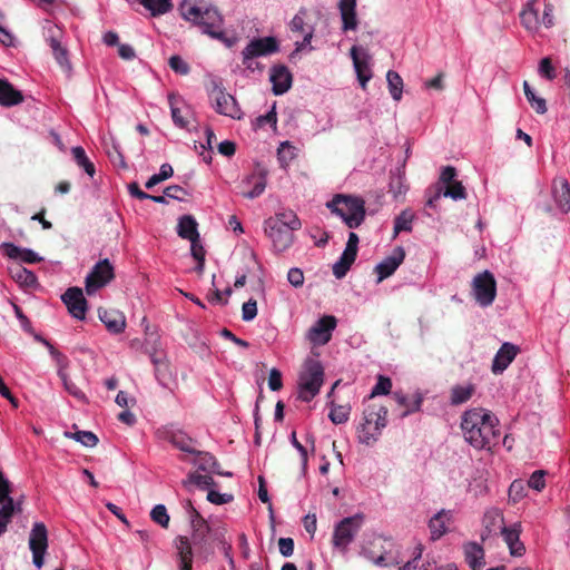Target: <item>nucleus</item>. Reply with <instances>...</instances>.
<instances>
[{"mask_svg":"<svg viewBox=\"0 0 570 570\" xmlns=\"http://www.w3.org/2000/svg\"><path fill=\"white\" fill-rule=\"evenodd\" d=\"M10 481L4 478L0 470V535L7 531L8 524L11 522L16 510H20V504H14L13 499L10 497Z\"/></svg>","mask_w":570,"mask_h":570,"instance_id":"f8f14e48","label":"nucleus"},{"mask_svg":"<svg viewBox=\"0 0 570 570\" xmlns=\"http://www.w3.org/2000/svg\"><path fill=\"white\" fill-rule=\"evenodd\" d=\"M184 487L189 488L190 485H196L200 489H207L212 485H215L216 482L210 475H204L196 472L189 473L188 478L183 481Z\"/></svg>","mask_w":570,"mask_h":570,"instance_id":"c03bdc74","label":"nucleus"},{"mask_svg":"<svg viewBox=\"0 0 570 570\" xmlns=\"http://www.w3.org/2000/svg\"><path fill=\"white\" fill-rule=\"evenodd\" d=\"M61 298L73 317L78 320L86 317L88 302L83 295L82 288L78 286L69 287Z\"/></svg>","mask_w":570,"mask_h":570,"instance_id":"2eb2a0df","label":"nucleus"},{"mask_svg":"<svg viewBox=\"0 0 570 570\" xmlns=\"http://www.w3.org/2000/svg\"><path fill=\"white\" fill-rule=\"evenodd\" d=\"M527 488L523 480H514L509 487V499L514 503L519 502L527 495Z\"/></svg>","mask_w":570,"mask_h":570,"instance_id":"3c124183","label":"nucleus"},{"mask_svg":"<svg viewBox=\"0 0 570 570\" xmlns=\"http://www.w3.org/2000/svg\"><path fill=\"white\" fill-rule=\"evenodd\" d=\"M29 546L32 551L35 566L39 569L42 568L48 549V530L45 523H35L30 533Z\"/></svg>","mask_w":570,"mask_h":570,"instance_id":"ddd939ff","label":"nucleus"},{"mask_svg":"<svg viewBox=\"0 0 570 570\" xmlns=\"http://www.w3.org/2000/svg\"><path fill=\"white\" fill-rule=\"evenodd\" d=\"M287 279L293 286L301 287L305 281L304 273L298 267H292L287 273Z\"/></svg>","mask_w":570,"mask_h":570,"instance_id":"0e129e2a","label":"nucleus"},{"mask_svg":"<svg viewBox=\"0 0 570 570\" xmlns=\"http://www.w3.org/2000/svg\"><path fill=\"white\" fill-rule=\"evenodd\" d=\"M234 499L232 494L228 493H219L215 490H209L207 494V500L214 504H224L228 503Z\"/></svg>","mask_w":570,"mask_h":570,"instance_id":"69168bd1","label":"nucleus"},{"mask_svg":"<svg viewBox=\"0 0 570 570\" xmlns=\"http://www.w3.org/2000/svg\"><path fill=\"white\" fill-rule=\"evenodd\" d=\"M195 454L196 458L194 463L198 466L199 470L205 472H215L222 475H232V473H223L217 470L218 462L212 453L196 450Z\"/></svg>","mask_w":570,"mask_h":570,"instance_id":"f704fd0d","label":"nucleus"},{"mask_svg":"<svg viewBox=\"0 0 570 570\" xmlns=\"http://www.w3.org/2000/svg\"><path fill=\"white\" fill-rule=\"evenodd\" d=\"M153 521L160 524L163 528H168L170 517L167 512V509L164 504H157L150 513Z\"/></svg>","mask_w":570,"mask_h":570,"instance_id":"5fc2aeb1","label":"nucleus"},{"mask_svg":"<svg viewBox=\"0 0 570 570\" xmlns=\"http://www.w3.org/2000/svg\"><path fill=\"white\" fill-rule=\"evenodd\" d=\"M68 436L73 438L78 442L82 443L85 446L94 448L98 444V436L90 431H78L75 433H67Z\"/></svg>","mask_w":570,"mask_h":570,"instance_id":"864d4df0","label":"nucleus"},{"mask_svg":"<svg viewBox=\"0 0 570 570\" xmlns=\"http://www.w3.org/2000/svg\"><path fill=\"white\" fill-rule=\"evenodd\" d=\"M336 325L335 316L324 315L308 330L307 338L315 345H324L331 341Z\"/></svg>","mask_w":570,"mask_h":570,"instance_id":"4468645a","label":"nucleus"},{"mask_svg":"<svg viewBox=\"0 0 570 570\" xmlns=\"http://www.w3.org/2000/svg\"><path fill=\"white\" fill-rule=\"evenodd\" d=\"M164 193L169 198L183 200L188 195L187 190L180 185H170L164 189Z\"/></svg>","mask_w":570,"mask_h":570,"instance_id":"e2e57ef3","label":"nucleus"},{"mask_svg":"<svg viewBox=\"0 0 570 570\" xmlns=\"http://www.w3.org/2000/svg\"><path fill=\"white\" fill-rule=\"evenodd\" d=\"M169 66L171 69L180 75H187L190 71V67L179 55H174L169 58Z\"/></svg>","mask_w":570,"mask_h":570,"instance_id":"bf43d9fd","label":"nucleus"},{"mask_svg":"<svg viewBox=\"0 0 570 570\" xmlns=\"http://www.w3.org/2000/svg\"><path fill=\"white\" fill-rule=\"evenodd\" d=\"M386 79L389 83V89L392 95V97L395 100H400L402 98V91H403V79L400 76L399 72L394 70H389L386 73Z\"/></svg>","mask_w":570,"mask_h":570,"instance_id":"37998d69","label":"nucleus"},{"mask_svg":"<svg viewBox=\"0 0 570 570\" xmlns=\"http://www.w3.org/2000/svg\"><path fill=\"white\" fill-rule=\"evenodd\" d=\"M387 409L382 404H370L363 412L364 422L357 430L361 443L370 445L377 440L381 431L386 425Z\"/></svg>","mask_w":570,"mask_h":570,"instance_id":"39448f33","label":"nucleus"},{"mask_svg":"<svg viewBox=\"0 0 570 570\" xmlns=\"http://www.w3.org/2000/svg\"><path fill=\"white\" fill-rule=\"evenodd\" d=\"M539 72L544 78L552 80L556 78L554 67L552 65V60L550 57H544L541 59L539 65Z\"/></svg>","mask_w":570,"mask_h":570,"instance_id":"680f3d73","label":"nucleus"},{"mask_svg":"<svg viewBox=\"0 0 570 570\" xmlns=\"http://www.w3.org/2000/svg\"><path fill=\"white\" fill-rule=\"evenodd\" d=\"M175 543L180 560V570H193V549L189 539L179 535Z\"/></svg>","mask_w":570,"mask_h":570,"instance_id":"7c9ffc66","label":"nucleus"},{"mask_svg":"<svg viewBox=\"0 0 570 570\" xmlns=\"http://www.w3.org/2000/svg\"><path fill=\"white\" fill-rule=\"evenodd\" d=\"M23 100L21 90L17 89L8 79L0 78V106L11 107Z\"/></svg>","mask_w":570,"mask_h":570,"instance_id":"b1692460","label":"nucleus"},{"mask_svg":"<svg viewBox=\"0 0 570 570\" xmlns=\"http://www.w3.org/2000/svg\"><path fill=\"white\" fill-rule=\"evenodd\" d=\"M177 233L181 238L188 240L198 238L200 235L198 232V223L195 217L191 215H183L178 222Z\"/></svg>","mask_w":570,"mask_h":570,"instance_id":"473e14b6","label":"nucleus"},{"mask_svg":"<svg viewBox=\"0 0 570 570\" xmlns=\"http://www.w3.org/2000/svg\"><path fill=\"white\" fill-rule=\"evenodd\" d=\"M443 196L451 197L454 200L464 199L466 197L465 187L461 181L455 180L445 186L443 189Z\"/></svg>","mask_w":570,"mask_h":570,"instance_id":"603ef678","label":"nucleus"},{"mask_svg":"<svg viewBox=\"0 0 570 570\" xmlns=\"http://www.w3.org/2000/svg\"><path fill=\"white\" fill-rule=\"evenodd\" d=\"M99 318L106 325L109 332L119 334L126 328V316L125 314L116 308H102L98 309Z\"/></svg>","mask_w":570,"mask_h":570,"instance_id":"412c9836","label":"nucleus"},{"mask_svg":"<svg viewBox=\"0 0 570 570\" xmlns=\"http://www.w3.org/2000/svg\"><path fill=\"white\" fill-rule=\"evenodd\" d=\"M498 422L495 415L483 407L466 410L461 416L463 436L475 449L491 448L500 436Z\"/></svg>","mask_w":570,"mask_h":570,"instance_id":"f257e3e1","label":"nucleus"},{"mask_svg":"<svg viewBox=\"0 0 570 570\" xmlns=\"http://www.w3.org/2000/svg\"><path fill=\"white\" fill-rule=\"evenodd\" d=\"M269 78L275 95H283L292 87L293 76L285 65H275L271 70Z\"/></svg>","mask_w":570,"mask_h":570,"instance_id":"aec40b11","label":"nucleus"},{"mask_svg":"<svg viewBox=\"0 0 570 570\" xmlns=\"http://www.w3.org/2000/svg\"><path fill=\"white\" fill-rule=\"evenodd\" d=\"M465 561L472 570H481L485 564L484 550L482 546L476 542H469L464 544Z\"/></svg>","mask_w":570,"mask_h":570,"instance_id":"c756f323","label":"nucleus"},{"mask_svg":"<svg viewBox=\"0 0 570 570\" xmlns=\"http://www.w3.org/2000/svg\"><path fill=\"white\" fill-rule=\"evenodd\" d=\"M392 389V381L390 377L380 375L377 379L376 384L373 386L372 392L370 394V399L382 395V394H389Z\"/></svg>","mask_w":570,"mask_h":570,"instance_id":"4d7b16f0","label":"nucleus"},{"mask_svg":"<svg viewBox=\"0 0 570 570\" xmlns=\"http://www.w3.org/2000/svg\"><path fill=\"white\" fill-rule=\"evenodd\" d=\"M351 407L348 405L332 404L330 419L334 424H342L348 420Z\"/></svg>","mask_w":570,"mask_h":570,"instance_id":"8fccbe9b","label":"nucleus"},{"mask_svg":"<svg viewBox=\"0 0 570 570\" xmlns=\"http://www.w3.org/2000/svg\"><path fill=\"white\" fill-rule=\"evenodd\" d=\"M407 189L405 185V178L402 174H391L390 184H389V193L393 195L395 199L400 196L404 195Z\"/></svg>","mask_w":570,"mask_h":570,"instance_id":"09e8293b","label":"nucleus"},{"mask_svg":"<svg viewBox=\"0 0 570 570\" xmlns=\"http://www.w3.org/2000/svg\"><path fill=\"white\" fill-rule=\"evenodd\" d=\"M179 102H183V100L180 99V97L174 95V94H170L169 95V105H170V109H171V116H173V120L174 122L181 127V128H186L188 126V120L187 118L183 115V110L181 108L178 106Z\"/></svg>","mask_w":570,"mask_h":570,"instance_id":"a19ab883","label":"nucleus"},{"mask_svg":"<svg viewBox=\"0 0 570 570\" xmlns=\"http://www.w3.org/2000/svg\"><path fill=\"white\" fill-rule=\"evenodd\" d=\"M324 382V367L316 358H307L298 377V397L304 402L312 401L320 392Z\"/></svg>","mask_w":570,"mask_h":570,"instance_id":"423d86ee","label":"nucleus"},{"mask_svg":"<svg viewBox=\"0 0 570 570\" xmlns=\"http://www.w3.org/2000/svg\"><path fill=\"white\" fill-rule=\"evenodd\" d=\"M340 12L343 21V30H355L357 28L356 0H340Z\"/></svg>","mask_w":570,"mask_h":570,"instance_id":"c85d7f7f","label":"nucleus"},{"mask_svg":"<svg viewBox=\"0 0 570 570\" xmlns=\"http://www.w3.org/2000/svg\"><path fill=\"white\" fill-rule=\"evenodd\" d=\"M414 219V214L409 210H402L394 220V233L399 234L402 230L411 232L412 230V222Z\"/></svg>","mask_w":570,"mask_h":570,"instance_id":"49530a36","label":"nucleus"},{"mask_svg":"<svg viewBox=\"0 0 570 570\" xmlns=\"http://www.w3.org/2000/svg\"><path fill=\"white\" fill-rule=\"evenodd\" d=\"M244 184H253V188L248 191H244L243 195L247 198H256L261 196L267 184V170L264 167L257 166L254 173L247 176L244 180Z\"/></svg>","mask_w":570,"mask_h":570,"instance_id":"4be33fe9","label":"nucleus"},{"mask_svg":"<svg viewBox=\"0 0 570 570\" xmlns=\"http://www.w3.org/2000/svg\"><path fill=\"white\" fill-rule=\"evenodd\" d=\"M294 540L292 538H281L278 540L279 552L284 557H291L294 553Z\"/></svg>","mask_w":570,"mask_h":570,"instance_id":"774afa93","label":"nucleus"},{"mask_svg":"<svg viewBox=\"0 0 570 570\" xmlns=\"http://www.w3.org/2000/svg\"><path fill=\"white\" fill-rule=\"evenodd\" d=\"M153 16L164 14L173 9L171 0H138Z\"/></svg>","mask_w":570,"mask_h":570,"instance_id":"58836bf2","label":"nucleus"},{"mask_svg":"<svg viewBox=\"0 0 570 570\" xmlns=\"http://www.w3.org/2000/svg\"><path fill=\"white\" fill-rule=\"evenodd\" d=\"M394 399L401 406L405 407V410L401 414L402 417H405L409 414L419 411L423 401L420 394H415L412 399H410L409 396L401 392H395Z\"/></svg>","mask_w":570,"mask_h":570,"instance_id":"e433bc0d","label":"nucleus"},{"mask_svg":"<svg viewBox=\"0 0 570 570\" xmlns=\"http://www.w3.org/2000/svg\"><path fill=\"white\" fill-rule=\"evenodd\" d=\"M149 354L151 362L155 365L156 379L161 385L168 386L173 380V372L166 354L163 351H157L156 348L149 351Z\"/></svg>","mask_w":570,"mask_h":570,"instance_id":"6ab92c4d","label":"nucleus"},{"mask_svg":"<svg viewBox=\"0 0 570 570\" xmlns=\"http://www.w3.org/2000/svg\"><path fill=\"white\" fill-rule=\"evenodd\" d=\"M184 19L202 28L204 33L225 41L224 17L214 4L203 0H183L179 6Z\"/></svg>","mask_w":570,"mask_h":570,"instance_id":"f03ea898","label":"nucleus"},{"mask_svg":"<svg viewBox=\"0 0 570 570\" xmlns=\"http://www.w3.org/2000/svg\"><path fill=\"white\" fill-rule=\"evenodd\" d=\"M327 207L341 216L350 228L358 227L365 218V203L360 197L337 194L327 203Z\"/></svg>","mask_w":570,"mask_h":570,"instance_id":"20e7f679","label":"nucleus"},{"mask_svg":"<svg viewBox=\"0 0 570 570\" xmlns=\"http://www.w3.org/2000/svg\"><path fill=\"white\" fill-rule=\"evenodd\" d=\"M475 393V384L468 383L464 385L456 384L452 386L450 392V403L459 405L468 402Z\"/></svg>","mask_w":570,"mask_h":570,"instance_id":"72a5a7b5","label":"nucleus"},{"mask_svg":"<svg viewBox=\"0 0 570 570\" xmlns=\"http://www.w3.org/2000/svg\"><path fill=\"white\" fill-rule=\"evenodd\" d=\"M208 94L214 109L224 116L240 119L243 116L242 108L236 98L226 91L222 82L213 80L208 88Z\"/></svg>","mask_w":570,"mask_h":570,"instance_id":"0eeeda50","label":"nucleus"},{"mask_svg":"<svg viewBox=\"0 0 570 570\" xmlns=\"http://www.w3.org/2000/svg\"><path fill=\"white\" fill-rule=\"evenodd\" d=\"M3 248L10 258L19 259L23 263L33 264L42 261V257L30 248H21L12 243H4Z\"/></svg>","mask_w":570,"mask_h":570,"instance_id":"cd10ccee","label":"nucleus"},{"mask_svg":"<svg viewBox=\"0 0 570 570\" xmlns=\"http://www.w3.org/2000/svg\"><path fill=\"white\" fill-rule=\"evenodd\" d=\"M444 517L445 512L441 511L430 520L429 528L433 540L440 539L446 531Z\"/></svg>","mask_w":570,"mask_h":570,"instance_id":"a18cd8bd","label":"nucleus"},{"mask_svg":"<svg viewBox=\"0 0 570 570\" xmlns=\"http://www.w3.org/2000/svg\"><path fill=\"white\" fill-rule=\"evenodd\" d=\"M193 528L191 540L195 546H204L210 532V527L203 517H197V520H191Z\"/></svg>","mask_w":570,"mask_h":570,"instance_id":"c9c22d12","label":"nucleus"},{"mask_svg":"<svg viewBox=\"0 0 570 570\" xmlns=\"http://www.w3.org/2000/svg\"><path fill=\"white\" fill-rule=\"evenodd\" d=\"M553 198L557 206L563 213H568L570 210V184L566 178L554 180Z\"/></svg>","mask_w":570,"mask_h":570,"instance_id":"bb28decb","label":"nucleus"},{"mask_svg":"<svg viewBox=\"0 0 570 570\" xmlns=\"http://www.w3.org/2000/svg\"><path fill=\"white\" fill-rule=\"evenodd\" d=\"M306 13H307V9L302 7L289 22V28L292 31L304 33V39H303L302 43L297 47V49H301L302 46L309 43L313 38V35H314V28L311 26L309 27L306 26V22H305Z\"/></svg>","mask_w":570,"mask_h":570,"instance_id":"393cba45","label":"nucleus"},{"mask_svg":"<svg viewBox=\"0 0 570 570\" xmlns=\"http://www.w3.org/2000/svg\"><path fill=\"white\" fill-rule=\"evenodd\" d=\"M107 155L115 166L122 169L128 168V165L125 160V156L119 149V146H117L116 144H112L110 147L107 148Z\"/></svg>","mask_w":570,"mask_h":570,"instance_id":"6e6d98bb","label":"nucleus"},{"mask_svg":"<svg viewBox=\"0 0 570 570\" xmlns=\"http://www.w3.org/2000/svg\"><path fill=\"white\" fill-rule=\"evenodd\" d=\"M302 228V220L292 209L277 212L264 220V232L273 244V249L282 253L288 249L294 240V232Z\"/></svg>","mask_w":570,"mask_h":570,"instance_id":"7ed1b4c3","label":"nucleus"},{"mask_svg":"<svg viewBox=\"0 0 570 570\" xmlns=\"http://www.w3.org/2000/svg\"><path fill=\"white\" fill-rule=\"evenodd\" d=\"M268 386L272 391H278L283 387L282 373L279 370H271L268 377Z\"/></svg>","mask_w":570,"mask_h":570,"instance_id":"338daca9","label":"nucleus"},{"mask_svg":"<svg viewBox=\"0 0 570 570\" xmlns=\"http://www.w3.org/2000/svg\"><path fill=\"white\" fill-rule=\"evenodd\" d=\"M363 522V514H355L341 520L334 529V547L341 550H346L347 546L354 540L355 535L360 531Z\"/></svg>","mask_w":570,"mask_h":570,"instance_id":"9d476101","label":"nucleus"},{"mask_svg":"<svg viewBox=\"0 0 570 570\" xmlns=\"http://www.w3.org/2000/svg\"><path fill=\"white\" fill-rule=\"evenodd\" d=\"M521 531V523H513L510 527L501 528L500 533L509 548L510 554L513 557H521L525 552V547L520 540Z\"/></svg>","mask_w":570,"mask_h":570,"instance_id":"a211bd4d","label":"nucleus"},{"mask_svg":"<svg viewBox=\"0 0 570 570\" xmlns=\"http://www.w3.org/2000/svg\"><path fill=\"white\" fill-rule=\"evenodd\" d=\"M50 47L52 49V52L55 55V58L60 63L61 67L69 69L70 62L68 59V51L67 49L61 45V42L56 38H50Z\"/></svg>","mask_w":570,"mask_h":570,"instance_id":"de8ad7c7","label":"nucleus"},{"mask_svg":"<svg viewBox=\"0 0 570 570\" xmlns=\"http://www.w3.org/2000/svg\"><path fill=\"white\" fill-rule=\"evenodd\" d=\"M360 48L357 46H353L351 48V57L353 59V63L355 67V71L357 73V78L362 88L366 87V82L372 78V71L368 66L367 56L365 51H363V57L360 55Z\"/></svg>","mask_w":570,"mask_h":570,"instance_id":"5701e85b","label":"nucleus"},{"mask_svg":"<svg viewBox=\"0 0 570 570\" xmlns=\"http://www.w3.org/2000/svg\"><path fill=\"white\" fill-rule=\"evenodd\" d=\"M257 315V302L254 298H249L243 304L242 317L244 321H252Z\"/></svg>","mask_w":570,"mask_h":570,"instance_id":"052dcab7","label":"nucleus"},{"mask_svg":"<svg viewBox=\"0 0 570 570\" xmlns=\"http://www.w3.org/2000/svg\"><path fill=\"white\" fill-rule=\"evenodd\" d=\"M520 347L513 343L504 342L494 355L491 370L494 374H501L519 354Z\"/></svg>","mask_w":570,"mask_h":570,"instance_id":"f3484780","label":"nucleus"},{"mask_svg":"<svg viewBox=\"0 0 570 570\" xmlns=\"http://www.w3.org/2000/svg\"><path fill=\"white\" fill-rule=\"evenodd\" d=\"M58 375L61 379L66 391L71 394L77 400L87 403L88 399L82 390L70 379L68 373L66 372V365H60Z\"/></svg>","mask_w":570,"mask_h":570,"instance_id":"4c0bfd02","label":"nucleus"},{"mask_svg":"<svg viewBox=\"0 0 570 570\" xmlns=\"http://www.w3.org/2000/svg\"><path fill=\"white\" fill-rule=\"evenodd\" d=\"M164 438L184 452L196 453V449L191 445L194 443V439L181 430H166L164 431Z\"/></svg>","mask_w":570,"mask_h":570,"instance_id":"a878e982","label":"nucleus"},{"mask_svg":"<svg viewBox=\"0 0 570 570\" xmlns=\"http://www.w3.org/2000/svg\"><path fill=\"white\" fill-rule=\"evenodd\" d=\"M544 475H546V471L544 470H537L534 471L527 485L528 488H531L533 490H537V491H541L544 489L546 487V480H544Z\"/></svg>","mask_w":570,"mask_h":570,"instance_id":"13d9d810","label":"nucleus"},{"mask_svg":"<svg viewBox=\"0 0 570 570\" xmlns=\"http://www.w3.org/2000/svg\"><path fill=\"white\" fill-rule=\"evenodd\" d=\"M115 278V267L108 258L100 259L95 264L91 272L86 277V292L88 295L95 294L98 289L105 287Z\"/></svg>","mask_w":570,"mask_h":570,"instance_id":"9b49d317","label":"nucleus"},{"mask_svg":"<svg viewBox=\"0 0 570 570\" xmlns=\"http://www.w3.org/2000/svg\"><path fill=\"white\" fill-rule=\"evenodd\" d=\"M503 521L504 518L500 510L492 509L490 511H487L483 519L487 533L490 534L491 531L494 530L495 528H499L501 530L502 527H505L503 524Z\"/></svg>","mask_w":570,"mask_h":570,"instance_id":"79ce46f5","label":"nucleus"},{"mask_svg":"<svg viewBox=\"0 0 570 570\" xmlns=\"http://www.w3.org/2000/svg\"><path fill=\"white\" fill-rule=\"evenodd\" d=\"M9 272L11 277L22 286L31 287L37 284L36 274L32 271L26 268L20 263L12 264L9 267Z\"/></svg>","mask_w":570,"mask_h":570,"instance_id":"2f4dec72","label":"nucleus"},{"mask_svg":"<svg viewBox=\"0 0 570 570\" xmlns=\"http://www.w3.org/2000/svg\"><path fill=\"white\" fill-rule=\"evenodd\" d=\"M405 258V250L402 246H396L392 254L386 256L381 263L375 266V272L377 273V282H382L383 279L390 277L397 267L403 263Z\"/></svg>","mask_w":570,"mask_h":570,"instance_id":"dca6fc26","label":"nucleus"},{"mask_svg":"<svg viewBox=\"0 0 570 570\" xmlns=\"http://www.w3.org/2000/svg\"><path fill=\"white\" fill-rule=\"evenodd\" d=\"M72 155L76 163L82 167L86 173L94 176L96 173L95 164L88 158L86 150L82 146H76L72 148Z\"/></svg>","mask_w":570,"mask_h":570,"instance_id":"ea45409f","label":"nucleus"},{"mask_svg":"<svg viewBox=\"0 0 570 570\" xmlns=\"http://www.w3.org/2000/svg\"><path fill=\"white\" fill-rule=\"evenodd\" d=\"M472 294L476 303L482 307L490 306L494 302L497 281L490 271H483L473 277Z\"/></svg>","mask_w":570,"mask_h":570,"instance_id":"1a4fd4ad","label":"nucleus"},{"mask_svg":"<svg viewBox=\"0 0 570 570\" xmlns=\"http://www.w3.org/2000/svg\"><path fill=\"white\" fill-rule=\"evenodd\" d=\"M279 49L278 40L274 36L252 39L242 51L243 63L254 70L258 67L255 58L272 55Z\"/></svg>","mask_w":570,"mask_h":570,"instance_id":"6e6552de","label":"nucleus"}]
</instances>
